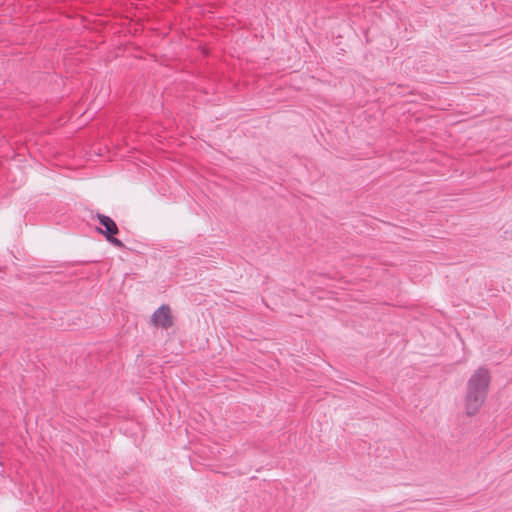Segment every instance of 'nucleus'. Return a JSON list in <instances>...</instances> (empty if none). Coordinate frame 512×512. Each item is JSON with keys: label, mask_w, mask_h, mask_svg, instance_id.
<instances>
[{"label": "nucleus", "mask_w": 512, "mask_h": 512, "mask_svg": "<svg viewBox=\"0 0 512 512\" xmlns=\"http://www.w3.org/2000/svg\"><path fill=\"white\" fill-rule=\"evenodd\" d=\"M490 372L485 367L478 368L468 379L465 395V410L468 416L475 415L482 407L488 394Z\"/></svg>", "instance_id": "f257e3e1"}, {"label": "nucleus", "mask_w": 512, "mask_h": 512, "mask_svg": "<svg viewBox=\"0 0 512 512\" xmlns=\"http://www.w3.org/2000/svg\"><path fill=\"white\" fill-rule=\"evenodd\" d=\"M151 322L154 326L161 327L163 329L172 327L174 322L170 306L163 304L156 309L151 316Z\"/></svg>", "instance_id": "f03ea898"}, {"label": "nucleus", "mask_w": 512, "mask_h": 512, "mask_svg": "<svg viewBox=\"0 0 512 512\" xmlns=\"http://www.w3.org/2000/svg\"><path fill=\"white\" fill-rule=\"evenodd\" d=\"M96 216L99 223L103 226V228H97L98 233L109 238V236H115L119 232L117 224L111 217L100 213H97Z\"/></svg>", "instance_id": "7ed1b4c3"}, {"label": "nucleus", "mask_w": 512, "mask_h": 512, "mask_svg": "<svg viewBox=\"0 0 512 512\" xmlns=\"http://www.w3.org/2000/svg\"><path fill=\"white\" fill-rule=\"evenodd\" d=\"M106 239L108 242L113 244L115 247L124 248L123 242L121 240H119L118 238H115L114 236H109V238H106Z\"/></svg>", "instance_id": "20e7f679"}]
</instances>
